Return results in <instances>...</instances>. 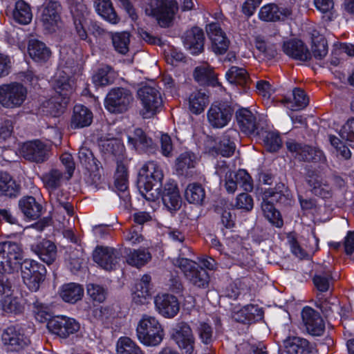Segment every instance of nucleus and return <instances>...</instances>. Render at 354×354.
<instances>
[{
	"instance_id": "obj_2",
	"label": "nucleus",
	"mask_w": 354,
	"mask_h": 354,
	"mask_svg": "<svg viewBox=\"0 0 354 354\" xmlns=\"http://www.w3.org/2000/svg\"><path fill=\"white\" fill-rule=\"evenodd\" d=\"M163 178L160 167L153 161H149L142 165L139 171L138 188L142 196L149 201H156L159 198L160 192L158 187L154 188Z\"/></svg>"
},
{
	"instance_id": "obj_6",
	"label": "nucleus",
	"mask_w": 354,
	"mask_h": 354,
	"mask_svg": "<svg viewBox=\"0 0 354 354\" xmlns=\"http://www.w3.org/2000/svg\"><path fill=\"white\" fill-rule=\"evenodd\" d=\"M27 96V88L21 83L12 82L0 85V105L5 109L21 107Z\"/></svg>"
},
{
	"instance_id": "obj_8",
	"label": "nucleus",
	"mask_w": 354,
	"mask_h": 354,
	"mask_svg": "<svg viewBox=\"0 0 354 354\" xmlns=\"http://www.w3.org/2000/svg\"><path fill=\"white\" fill-rule=\"evenodd\" d=\"M176 3L174 0H151L145 7V12L154 17L162 27H168L171 24Z\"/></svg>"
},
{
	"instance_id": "obj_31",
	"label": "nucleus",
	"mask_w": 354,
	"mask_h": 354,
	"mask_svg": "<svg viewBox=\"0 0 354 354\" xmlns=\"http://www.w3.org/2000/svg\"><path fill=\"white\" fill-rule=\"evenodd\" d=\"M93 121V113L86 106L77 104L73 108L71 120L72 129H80L89 126Z\"/></svg>"
},
{
	"instance_id": "obj_19",
	"label": "nucleus",
	"mask_w": 354,
	"mask_h": 354,
	"mask_svg": "<svg viewBox=\"0 0 354 354\" xmlns=\"http://www.w3.org/2000/svg\"><path fill=\"white\" fill-rule=\"evenodd\" d=\"M164 205L169 211H176L182 203L181 197L176 183L174 181L167 182L162 189L158 187Z\"/></svg>"
},
{
	"instance_id": "obj_62",
	"label": "nucleus",
	"mask_w": 354,
	"mask_h": 354,
	"mask_svg": "<svg viewBox=\"0 0 354 354\" xmlns=\"http://www.w3.org/2000/svg\"><path fill=\"white\" fill-rule=\"evenodd\" d=\"M264 143L270 151H276L281 146V140L277 133L268 132L264 137Z\"/></svg>"
},
{
	"instance_id": "obj_4",
	"label": "nucleus",
	"mask_w": 354,
	"mask_h": 354,
	"mask_svg": "<svg viewBox=\"0 0 354 354\" xmlns=\"http://www.w3.org/2000/svg\"><path fill=\"white\" fill-rule=\"evenodd\" d=\"M215 173L225 181V187L228 193H234L238 185L246 192H251L253 189L252 179L246 170L239 169L234 174L224 160L217 162Z\"/></svg>"
},
{
	"instance_id": "obj_17",
	"label": "nucleus",
	"mask_w": 354,
	"mask_h": 354,
	"mask_svg": "<svg viewBox=\"0 0 354 354\" xmlns=\"http://www.w3.org/2000/svg\"><path fill=\"white\" fill-rule=\"evenodd\" d=\"M48 147L44 142L35 140L25 142L20 149L21 155L31 162H42L47 159Z\"/></svg>"
},
{
	"instance_id": "obj_13",
	"label": "nucleus",
	"mask_w": 354,
	"mask_h": 354,
	"mask_svg": "<svg viewBox=\"0 0 354 354\" xmlns=\"http://www.w3.org/2000/svg\"><path fill=\"white\" fill-rule=\"evenodd\" d=\"M47 328L52 333L66 338L77 333L80 328V325L73 318L60 315L50 319L47 323Z\"/></svg>"
},
{
	"instance_id": "obj_21",
	"label": "nucleus",
	"mask_w": 354,
	"mask_h": 354,
	"mask_svg": "<svg viewBox=\"0 0 354 354\" xmlns=\"http://www.w3.org/2000/svg\"><path fill=\"white\" fill-rule=\"evenodd\" d=\"M154 304L158 313L165 318H173L180 310L177 298L169 294L157 295Z\"/></svg>"
},
{
	"instance_id": "obj_22",
	"label": "nucleus",
	"mask_w": 354,
	"mask_h": 354,
	"mask_svg": "<svg viewBox=\"0 0 354 354\" xmlns=\"http://www.w3.org/2000/svg\"><path fill=\"white\" fill-rule=\"evenodd\" d=\"M301 316L306 329L310 335L320 336L323 334L325 325L317 312L310 307H305L301 312Z\"/></svg>"
},
{
	"instance_id": "obj_25",
	"label": "nucleus",
	"mask_w": 354,
	"mask_h": 354,
	"mask_svg": "<svg viewBox=\"0 0 354 354\" xmlns=\"http://www.w3.org/2000/svg\"><path fill=\"white\" fill-rule=\"evenodd\" d=\"M290 15L289 9L280 8L274 3H268L260 8L258 16L261 21L268 22L284 20Z\"/></svg>"
},
{
	"instance_id": "obj_58",
	"label": "nucleus",
	"mask_w": 354,
	"mask_h": 354,
	"mask_svg": "<svg viewBox=\"0 0 354 354\" xmlns=\"http://www.w3.org/2000/svg\"><path fill=\"white\" fill-rule=\"evenodd\" d=\"M308 184L312 187V192L314 194L322 198H328L330 196L329 185L323 183L319 176L311 177L308 180Z\"/></svg>"
},
{
	"instance_id": "obj_40",
	"label": "nucleus",
	"mask_w": 354,
	"mask_h": 354,
	"mask_svg": "<svg viewBox=\"0 0 354 354\" xmlns=\"http://www.w3.org/2000/svg\"><path fill=\"white\" fill-rule=\"evenodd\" d=\"M84 295V289L81 286L71 283L62 287L60 296L62 299L68 303L74 304L80 300Z\"/></svg>"
},
{
	"instance_id": "obj_54",
	"label": "nucleus",
	"mask_w": 354,
	"mask_h": 354,
	"mask_svg": "<svg viewBox=\"0 0 354 354\" xmlns=\"http://www.w3.org/2000/svg\"><path fill=\"white\" fill-rule=\"evenodd\" d=\"M128 144L136 150L147 149L152 145L151 139L147 138L141 129H136L134 137L128 136Z\"/></svg>"
},
{
	"instance_id": "obj_28",
	"label": "nucleus",
	"mask_w": 354,
	"mask_h": 354,
	"mask_svg": "<svg viewBox=\"0 0 354 354\" xmlns=\"http://www.w3.org/2000/svg\"><path fill=\"white\" fill-rule=\"evenodd\" d=\"M239 132L234 129H227L222 136L218 145L216 147V151L223 157L232 156L235 151V141L239 138Z\"/></svg>"
},
{
	"instance_id": "obj_61",
	"label": "nucleus",
	"mask_w": 354,
	"mask_h": 354,
	"mask_svg": "<svg viewBox=\"0 0 354 354\" xmlns=\"http://www.w3.org/2000/svg\"><path fill=\"white\" fill-rule=\"evenodd\" d=\"M339 136L351 142V146H354V118L348 119L342 127Z\"/></svg>"
},
{
	"instance_id": "obj_32",
	"label": "nucleus",
	"mask_w": 354,
	"mask_h": 354,
	"mask_svg": "<svg viewBox=\"0 0 354 354\" xmlns=\"http://www.w3.org/2000/svg\"><path fill=\"white\" fill-rule=\"evenodd\" d=\"M283 50L287 55L295 59L307 61L310 58V52L300 40H290L284 42Z\"/></svg>"
},
{
	"instance_id": "obj_50",
	"label": "nucleus",
	"mask_w": 354,
	"mask_h": 354,
	"mask_svg": "<svg viewBox=\"0 0 354 354\" xmlns=\"http://www.w3.org/2000/svg\"><path fill=\"white\" fill-rule=\"evenodd\" d=\"M262 211L264 216L268 221L277 227H281L283 222L281 216L275 207L272 203L266 199H263L261 205Z\"/></svg>"
},
{
	"instance_id": "obj_53",
	"label": "nucleus",
	"mask_w": 354,
	"mask_h": 354,
	"mask_svg": "<svg viewBox=\"0 0 354 354\" xmlns=\"http://www.w3.org/2000/svg\"><path fill=\"white\" fill-rule=\"evenodd\" d=\"M111 40L115 50L122 55H126L129 50L130 34L127 32L111 33Z\"/></svg>"
},
{
	"instance_id": "obj_37",
	"label": "nucleus",
	"mask_w": 354,
	"mask_h": 354,
	"mask_svg": "<svg viewBox=\"0 0 354 354\" xmlns=\"http://www.w3.org/2000/svg\"><path fill=\"white\" fill-rule=\"evenodd\" d=\"M194 79L202 85L218 86L216 75L207 64L197 66L194 73Z\"/></svg>"
},
{
	"instance_id": "obj_39",
	"label": "nucleus",
	"mask_w": 354,
	"mask_h": 354,
	"mask_svg": "<svg viewBox=\"0 0 354 354\" xmlns=\"http://www.w3.org/2000/svg\"><path fill=\"white\" fill-rule=\"evenodd\" d=\"M208 103V96L199 91L192 92L188 98L189 109L195 115L201 113Z\"/></svg>"
},
{
	"instance_id": "obj_11",
	"label": "nucleus",
	"mask_w": 354,
	"mask_h": 354,
	"mask_svg": "<svg viewBox=\"0 0 354 354\" xmlns=\"http://www.w3.org/2000/svg\"><path fill=\"white\" fill-rule=\"evenodd\" d=\"M11 288L10 282L2 276L0 279V293L5 295L1 299L2 310L7 313L21 314L24 310V301L21 297L14 296Z\"/></svg>"
},
{
	"instance_id": "obj_7",
	"label": "nucleus",
	"mask_w": 354,
	"mask_h": 354,
	"mask_svg": "<svg viewBox=\"0 0 354 354\" xmlns=\"http://www.w3.org/2000/svg\"><path fill=\"white\" fill-rule=\"evenodd\" d=\"M141 102L140 113L145 118H151L159 112L162 106L160 92L154 87L143 86L138 92Z\"/></svg>"
},
{
	"instance_id": "obj_45",
	"label": "nucleus",
	"mask_w": 354,
	"mask_h": 354,
	"mask_svg": "<svg viewBox=\"0 0 354 354\" xmlns=\"http://www.w3.org/2000/svg\"><path fill=\"white\" fill-rule=\"evenodd\" d=\"M15 21L20 24H28L32 19V14L30 6L24 1H19L15 3L12 12Z\"/></svg>"
},
{
	"instance_id": "obj_3",
	"label": "nucleus",
	"mask_w": 354,
	"mask_h": 354,
	"mask_svg": "<svg viewBox=\"0 0 354 354\" xmlns=\"http://www.w3.org/2000/svg\"><path fill=\"white\" fill-rule=\"evenodd\" d=\"M136 337L146 346H157L162 342L164 329L159 320L153 315L144 314L139 319L136 329Z\"/></svg>"
},
{
	"instance_id": "obj_5",
	"label": "nucleus",
	"mask_w": 354,
	"mask_h": 354,
	"mask_svg": "<svg viewBox=\"0 0 354 354\" xmlns=\"http://www.w3.org/2000/svg\"><path fill=\"white\" fill-rule=\"evenodd\" d=\"M185 251L180 250V256L191 253L189 248L185 246ZM175 266L180 268L187 279L194 286L199 288H207L209 283V276L203 268H199L196 262L187 258L179 257L175 260Z\"/></svg>"
},
{
	"instance_id": "obj_41",
	"label": "nucleus",
	"mask_w": 354,
	"mask_h": 354,
	"mask_svg": "<svg viewBox=\"0 0 354 354\" xmlns=\"http://www.w3.org/2000/svg\"><path fill=\"white\" fill-rule=\"evenodd\" d=\"M197 163V157L191 151L180 153L176 160L175 167L176 171L183 175L190 169L194 168Z\"/></svg>"
},
{
	"instance_id": "obj_30",
	"label": "nucleus",
	"mask_w": 354,
	"mask_h": 354,
	"mask_svg": "<svg viewBox=\"0 0 354 354\" xmlns=\"http://www.w3.org/2000/svg\"><path fill=\"white\" fill-rule=\"evenodd\" d=\"M286 147L288 151L295 153V157L301 160L314 161L317 160V157L320 159L322 156L321 151L309 146H301L292 140L286 142Z\"/></svg>"
},
{
	"instance_id": "obj_27",
	"label": "nucleus",
	"mask_w": 354,
	"mask_h": 354,
	"mask_svg": "<svg viewBox=\"0 0 354 354\" xmlns=\"http://www.w3.org/2000/svg\"><path fill=\"white\" fill-rule=\"evenodd\" d=\"M7 252L8 258L6 263L3 264L5 266L4 273H11L12 272L17 270L21 261L24 258L23 250L20 245L17 243L8 241V247Z\"/></svg>"
},
{
	"instance_id": "obj_10",
	"label": "nucleus",
	"mask_w": 354,
	"mask_h": 354,
	"mask_svg": "<svg viewBox=\"0 0 354 354\" xmlns=\"http://www.w3.org/2000/svg\"><path fill=\"white\" fill-rule=\"evenodd\" d=\"M46 273L45 266L36 261L26 259L21 264V277L28 288L33 292L39 290Z\"/></svg>"
},
{
	"instance_id": "obj_49",
	"label": "nucleus",
	"mask_w": 354,
	"mask_h": 354,
	"mask_svg": "<svg viewBox=\"0 0 354 354\" xmlns=\"http://www.w3.org/2000/svg\"><path fill=\"white\" fill-rule=\"evenodd\" d=\"M185 199L192 204H201L205 197L203 187L198 183H190L185 191Z\"/></svg>"
},
{
	"instance_id": "obj_26",
	"label": "nucleus",
	"mask_w": 354,
	"mask_h": 354,
	"mask_svg": "<svg viewBox=\"0 0 354 354\" xmlns=\"http://www.w3.org/2000/svg\"><path fill=\"white\" fill-rule=\"evenodd\" d=\"M288 354H313L315 348L310 342L300 337H288L283 341Z\"/></svg>"
},
{
	"instance_id": "obj_57",
	"label": "nucleus",
	"mask_w": 354,
	"mask_h": 354,
	"mask_svg": "<svg viewBox=\"0 0 354 354\" xmlns=\"http://www.w3.org/2000/svg\"><path fill=\"white\" fill-rule=\"evenodd\" d=\"M314 4L317 10L323 14L322 19L324 21H330L336 18L333 0H314Z\"/></svg>"
},
{
	"instance_id": "obj_42",
	"label": "nucleus",
	"mask_w": 354,
	"mask_h": 354,
	"mask_svg": "<svg viewBox=\"0 0 354 354\" xmlns=\"http://www.w3.org/2000/svg\"><path fill=\"white\" fill-rule=\"evenodd\" d=\"M293 100L284 99L282 103L292 111H298L306 107L309 102L305 92L300 88H295L292 91Z\"/></svg>"
},
{
	"instance_id": "obj_63",
	"label": "nucleus",
	"mask_w": 354,
	"mask_h": 354,
	"mask_svg": "<svg viewBox=\"0 0 354 354\" xmlns=\"http://www.w3.org/2000/svg\"><path fill=\"white\" fill-rule=\"evenodd\" d=\"M329 140L332 146L335 149L337 156H341L344 159H348L351 157V152L350 149L338 138L335 136H330Z\"/></svg>"
},
{
	"instance_id": "obj_44",
	"label": "nucleus",
	"mask_w": 354,
	"mask_h": 354,
	"mask_svg": "<svg viewBox=\"0 0 354 354\" xmlns=\"http://www.w3.org/2000/svg\"><path fill=\"white\" fill-rule=\"evenodd\" d=\"M19 207L24 215L30 219H36L40 216L41 206L32 196L21 199Z\"/></svg>"
},
{
	"instance_id": "obj_15",
	"label": "nucleus",
	"mask_w": 354,
	"mask_h": 354,
	"mask_svg": "<svg viewBox=\"0 0 354 354\" xmlns=\"http://www.w3.org/2000/svg\"><path fill=\"white\" fill-rule=\"evenodd\" d=\"M1 338L7 349L11 351H19L30 343V339L24 330L18 326L8 327L3 332Z\"/></svg>"
},
{
	"instance_id": "obj_46",
	"label": "nucleus",
	"mask_w": 354,
	"mask_h": 354,
	"mask_svg": "<svg viewBox=\"0 0 354 354\" xmlns=\"http://www.w3.org/2000/svg\"><path fill=\"white\" fill-rule=\"evenodd\" d=\"M116 354H145L141 348L128 337H121L116 342Z\"/></svg>"
},
{
	"instance_id": "obj_38",
	"label": "nucleus",
	"mask_w": 354,
	"mask_h": 354,
	"mask_svg": "<svg viewBox=\"0 0 354 354\" xmlns=\"http://www.w3.org/2000/svg\"><path fill=\"white\" fill-rule=\"evenodd\" d=\"M45 187L49 191L50 199H56L57 194L55 191L61 185L62 173L58 169H51L41 176Z\"/></svg>"
},
{
	"instance_id": "obj_36",
	"label": "nucleus",
	"mask_w": 354,
	"mask_h": 354,
	"mask_svg": "<svg viewBox=\"0 0 354 354\" xmlns=\"http://www.w3.org/2000/svg\"><path fill=\"white\" fill-rule=\"evenodd\" d=\"M237 121L243 132L252 134L257 129V118L248 109H241L236 113Z\"/></svg>"
},
{
	"instance_id": "obj_64",
	"label": "nucleus",
	"mask_w": 354,
	"mask_h": 354,
	"mask_svg": "<svg viewBox=\"0 0 354 354\" xmlns=\"http://www.w3.org/2000/svg\"><path fill=\"white\" fill-rule=\"evenodd\" d=\"M87 293L93 300L100 303L103 302L106 298L105 290L102 286L93 283L88 285Z\"/></svg>"
},
{
	"instance_id": "obj_55",
	"label": "nucleus",
	"mask_w": 354,
	"mask_h": 354,
	"mask_svg": "<svg viewBox=\"0 0 354 354\" xmlns=\"http://www.w3.org/2000/svg\"><path fill=\"white\" fill-rule=\"evenodd\" d=\"M115 188L124 192L128 188V174L126 164L118 161L114 181Z\"/></svg>"
},
{
	"instance_id": "obj_47",
	"label": "nucleus",
	"mask_w": 354,
	"mask_h": 354,
	"mask_svg": "<svg viewBox=\"0 0 354 354\" xmlns=\"http://www.w3.org/2000/svg\"><path fill=\"white\" fill-rule=\"evenodd\" d=\"M313 283L319 292L329 290L333 283L331 269L325 268L323 271H319L313 277Z\"/></svg>"
},
{
	"instance_id": "obj_56",
	"label": "nucleus",
	"mask_w": 354,
	"mask_h": 354,
	"mask_svg": "<svg viewBox=\"0 0 354 354\" xmlns=\"http://www.w3.org/2000/svg\"><path fill=\"white\" fill-rule=\"evenodd\" d=\"M114 72L109 66H104L99 68L93 76V82L97 86L110 84L114 79Z\"/></svg>"
},
{
	"instance_id": "obj_23",
	"label": "nucleus",
	"mask_w": 354,
	"mask_h": 354,
	"mask_svg": "<svg viewBox=\"0 0 354 354\" xmlns=\"http://www.w3.org/2000/svg\"><path fill=\"white\" fill-rule=\"evenodd\" d=\"M206 31L212 41V49L216 54H224L229 46V40L216 23L207 26Z\"/></svg>"
},
{
	"instance_id": "obj_34",
	"label": "nucleus",
	"mask_w": 354,
	"mask_h": 354,
	"mask_svg": "<svg viewBox=\"0 0 354 354\" xmlns=\"http://www.w3.org/2000/svg\"><path fill=\"white\" fill-rule=\"evenodd\" d=\"M263 317V310L252 304L245 306L234 315V319L241 323H250L261 319Z\"/></svg>"
},
{
	"instance_id": "obj_20",
	"label": "nucleus",
	"mask_w": 354,
	"mask_h": 354,
	"mask_svg": "<svg viewBox=\"0 0 354 354\" xmlns=\"http://www.w3.org/2000/svg\"><path fill=\"white\" fill-rule=\"evenodd\" d=\"M59 11L60 5L56 1H50L43 6L39 19L46 30H55L60 21Z\"/></svg>"
},
{
	"instance_id": "obj_52",
	"label": "nucleus",
	"mask_w": 354,
	"mask_h": 354,
	"mask_svg": "<svg viewBox=\"0 0 354 354\" xmlns=\"http://www.w3.org/2000/svg\"><path fill=\"white\" fill-rule=\"evenodd\" d=\"M226 80L232 84L245 86L249 82L247 71L243 68L232 66L225 73Z\"/></svg>"
},
{
	"instance_id": "obj_9",
	"label": "nucleus",
	"mask_w": 354,
	"mask_h": 354,
	"mask_svg": "<svg viewBox=\"0 0 354 354\" xmlns=\"http://www.w3.org/2000/svg\"><path fill=\"white\" fill-rule=\"evenodd\" d=\"M74 25L77 34L81 39H87L88 33L100 34V28L90 18V15L85 5L79 3L72 8Z\"/></svg>"
},
{
	"instance_id": "obj_24",
	"label": "nucleus",
	"mask_w": 354,
	"mask_h": 354,
	"mask_svg": "<svg viewBox=\"0 0 354 354\" xmlns=\"http://www.w3.org/2000/svg\"><path fill=\"white\" fill-rule=\"evenodd\" d=\"M204 39L203 31L198 27L188 30L183 37L185 47L193 55H198L203 50Z\"/></svg>"
},
{
	"instance_id": "obj_51",
	"label": "nucleus",
	"mask_w": 354,
	"mask_h": 354,
	"mask_svg": "<svg viewBox=\"0 0 354 354\" xmlns=\"http://www.w3.org/2000/svg\"><path fill=\"white\" fill-rule=\"evenodd\" d=\"M19 190V187L10 176L6 172H0V192L2 194L9 196H16Z\"/></svg>"
},
{
	"instance_id": "obj_35",
	"label": "nucleus",
	"mask_w": 354,
	"mask_h": 354,
	"mask_svg": "<svg viewBox=\"0 0 354 354\" xmlns=\"http://www.w3.org/2000/svg\"><path fill=\"white\" fill-rule=\"evenodd\" d=\"M29 56L37 62H46L51 55V51L46 44L37 39H30L28 45Z\"/></svg>"
},
{
	"instance_id": "obj_18",
	"label": "nucleus",
	"mask_w": 354,
	"mask_h": 354,
	"mask_svg": "<svg viewBox=\"0 0 354 354\" xmlns=\"http://www.w3.org/2000/svg\"><path fill=\"white\" fill-rule=\"evenodd\" d=\"M120 254L113 248L109 247H97L93 253V260L100 267L106 270L115 269Z\"/></svg>"
},
{
	"instance_id": "obj_14",
	"label": "nucleus",
	"mask_w": 354,
	"mask_h": 354,
	"mask_svg": "<svg viewBox=\"0 0 354 354\" xmlns=\"http://www.w3.org/2000/svg\"><path fill=\"white\" fill-rule=\"evenodd\" d=\"M233 113L232 107L224 103L212 104L207 112V121L214 129H221L228 124Z\"/></svg>"
},
{
	"instance_id": "obj_33",
	"label": "nucleus",
	"mask_w": 354,
	"mask_h": 354,
	"mask_svg": "<svg viewBox=\"0 0 354 354\" xmlns=\"http://www.w3.org/2000/svg\"><path fill=\"white\" fill-rule=\"evenodd\" d=\"M33 252L39 259L47 264L53 263L57 257L56 245L48 240H43L35 246Z\"/></svg>"
},
{
	"instance_id": "obj_59",
	"label": "nucleus",
	"mask_w": 354,
	"mask_h": 354,
	"mask_svg": "<svg viewBox=\"0 0 354 354\" xmlns=\"http://www.w3.org/2000/svg\"><path fill=\"white\" fill-rule=\"evenodd\" d=\"M312 54L317 61H322L328 54L327 42L324 38L319 40H313L312 46Z\"/></svg>"
},
{
	"instance_id": "obj_1",
	"label": "nucleus",
	"mask_w": 354,
	"mask_h": 354,
	"mask_svg": "<svg viewBox=\"0 0 354 354\" xmlns=\"http://www.w3.org/2000/svg\"><path fill=\"white\" fill-rule=\"evenodd\" d=\"M77 56L73 49L62 47L60 49V61L59 70L56 73L53 85L56 95L47 101L44 106L46 112L53 117L62 114L69 102L71 95L75 91V78L71 75V69L75 66Z\"/></svg>"
},
{
	"instance_id": "obj_16",
	"label": "nucleus",
	"mask_w": 354,
	"mask_h": 354,
	"mask_svg": "<svg viewBox=\"0 0 354 354\" xmlns=\"http://www.w3.org/2000/svg\"><path fill=\"white\" fill-rule=\"evenodd\" d=\"M178 348L184 354H194L195 339L190 326L186 323H180L172 335Z\"/></svg>"
},
{
	"instance_id": "obj_43",
	"label": "nucleus",
	"mask_w": 354,
	"mask_h": 354,
	"mask_svg": "<svg viewBox=\"0 0 354 354\" xmlns=\"http://www.w3.org/2000/svg\"><path fill=\"white\" fill-rule=\"evenodd\" d=\"M95 10L98 15L107 21L113 24L118 22V17L110 0H97Z\"/></svg>"
},
{
	"instance_id": "obj_48",
	"label": "nucleus",
	"mask_w": 354,
	"mask_h": 354,
	"mask_svg": "<svg viewBox=\"0 0 354 354\" xmlns=\"http://www.w3.org/2000/svg\"><path fill=\"white\" fill-rule=\"evenodd\" d=\"M127 252L126 261L128 264L140 268L145 265L150 259V253L144 249L129 250Z\"/></svg>"
},
{
	"instance_id": "obj_60",
	"label": "nucleus",
	"mask_w": 354,
	"mask_h": 354,
	"mask_svg": "<svg viewBox=\"0 0 354 354\" xmlns=\"http://www.w3.org/2000/svg\"><path fill=\"white\" fill-rule=\"evenodd\" d=\"M317 306L326 317L332 316L334 310H338L339 308V301L335 298L319 300Z\"/></svg>"
},
{
	"instance_id": "obj_12",
	"label": "nucleus",
	"mask_w": 354,
	"mask_h": 354,
	"mask_svg": "<svg viewBox=\"0 0 354 354\" xmlns=\"http://www.w3.org/2000/svg\"><path fill=\"white\" fill-rule=\"evenodd\" d=\"M131 93L125 88H117L112 89L106 96L105 106L112 113L126 111L133 102Z\"/></svg>"
},
{
	"instance_id": "obj_29",
	"label": "nucleus",
	"mask_w": 354,
	"mask_h": 354,
	"mask_svg": "<svg viewBox=\"0 0 354 354\" xmlns=\"http://www.w3.org/2000/svg\"><path fill=\"white\" fill-rule=\"evenodd\" d=\"M151 277L144 274L138 282L133 293V301L138 305H145L151 298Z\"/></svg>"
}]
</instances>
